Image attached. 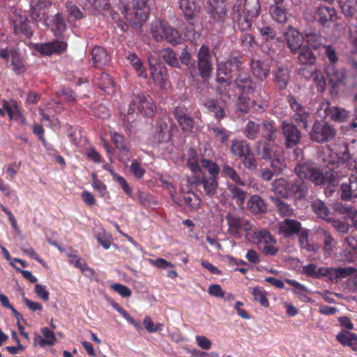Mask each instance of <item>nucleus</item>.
<instances>
[{"instance_id":"nucleus-1","label":"nucleus","mask_w":357,"mask_h":357,"mask_svg":"<svg viewBox=\"0 0 357 357\" xmlns=\"http://www.w3.org/2000/svg\"><path fill=\"white\" fill-rule=\"evenodd\" d=\"M235 73L219 63L216 70L215 82L217 84L215 91L220 100L227 103L231 100V91L233 88Z\"/></svg>"},{"instance_id":"nucleus-2","label":"nucleus","mask_w":357,"mask_h":357,"mask_svg":"<svg viewBox=\"0 0 357 357\" xmlns=\"http://www.w3.org/2000/svg\"><path fill=\"white\" fill-rule=\"evenodd\" d=\"M294 172L300 178L308 179L316 186H324L329 178L328 172H323L308 162H300L294 167Z\"/></svg>"},{"instance_id":"nucleus-3","label":"nucleus","mask_w":357,"mask_h":357,"mask_svg":"<svg viewBox=\"0 0 357 357\" xmlns=\"http://www.w3.org/2000/svg\"><path fill=\"white\" fill-rule=\"evenodd\" d=\"M336 135L337 130L335 126L324 120H315L308 133L310 140L318 144L332 141Z\"/></svg>"},{"instance_id":"nucleus-4","label":"nucleus","mask_w":357,"mask_h":357,"mask_svg":"<svg viewBox=\"0 0 357 357\" xmlns=\"http://www.w3.org/2000/svg\"><path fill=\"white\" fill-rule=\"evenodd\" d=\"M121 13L133 25H137L146 20L149 17L147 0H132V8L128 5L120 7Z\"/></svg>"},{"instance_id":"nucleus-5","label":"nucleus","mask_w":357,"mask_h":357,"mask_svg":"<svg viewBox=\"0 0 357 357\" xmlns=\"http://www.w3.org/2000/svg\"><path fill=\"white\" fill-rule=\"evenodd\" d=\"M151 31L153 38L156 42L166 40L172 45H176L181 40V35L178 31L170 26L165 20H160L152 24Z\"/></svg>"},{"instance_id":"nucleus-6","label":"nucleus","mask_w":357,"mask_h":357,"mask_svg":"<svg viewBox=\"0 0 357 357\" xmlns=\"http://www.w3.org/2000/svg\"><path fill=\"white\" fill-rule=\"evenodd\" d=\"M287 99L290 108L293 111L292 120L298 126L303 128L305 130H307L311 121L310 112L297 100L294 96L289 95Z\"/></svg>"},{"instance_id":"nucleus-7","label":"nucleus","mask_w":357,"mask_h":357,"mask_svg":"<svg viewBox=\"0 0 357 357\" xmlns=\"http://www.w3.org/2000/svg\"><path fill=\"white\" fill-rule=\"evenodd\" d=\"M280 129L284 138V145L287 149H292L301 143V131L293 122L287 120L282 121Z\"/></svg>"},{"instance_id":"nucleus-8","label":"nucleus","mask_w":357,"mask_h":357,"mask_svg":"<svg viewBox=\"0 0 357 357\" xmlns=\"http://www.w3.org/2000/svg\"><path fill=\"white\" fill-rule=\"evenodd\" d=\"M225 220L228 225V232L232 236H241L243 231L248 232L252 228L248 220L234 213L228 212Z\"/></svg>"},{"instance_id":"nucleus-9","label":"nucleus","mask_w":357,"mask_h":357,"mask_svg":"<svg viewBox=\"0 0 357 357\" xmlns=\"http://www.w3.org/2000/svg\"><path fill=\"white\" fill-rule=\"evenodd\" d=\"M197 68L202 79H208L212 72L211 55L206 45L201 46L197 53Z\"/></svg>"},{"instance_id":"nucleus-10","label":"nucleus","mask_w":357,"mask_h":357,"mask_svg":"<svg viewBox=\"0 0 357 357\" xmlns=\"http://www.w3.org/2000/svg\"><path fill=\"white\" fill-rule=\"evenodd\" d=\"M314 19L322 27L329 28L337 20V11L333 7L320 6L314 12Z\"/></svg>"},{"instance_id":"nucleus-11","label":"nucleus","mask_w":357,"mask_h":357,"mask_svg":"<svg viewBox=\"0 0 357 357\" xmlns=\"http://www.w3.org/2000/svg\"><path fill=\"white\" fill-rule=\"evenodd\" d=\"M172 113L183 132H192L195 121L186 107L177 106L174 109Z\"/></svg>"},{"instance_id":"nucleus-12","label":"nucleus","mask_w":357,"mask_h":357,"mask_svg":"<svg viewBox=\"0 0 357 357\" xmlns=\"http://www.w3.org/2000/svg\"><path fill=\"white\" fill-rule=\"evenodd\" d=\"M178 6L186 22L192 26V29L195 31V27L198 25L197 14L199 13L195 2L190 0H179Z\"/></svg>"},{"instance_id":"nucleus-13","label":"nucleus","mask_w":357,"mask_h":357,"mask_svg":"<svg viewBox=\"0 0 357 357\" xmlns=\"http://www.w3.org/2000/svg\"><path fill=\"white\" fill-rule=\"evenodd\" d=\"M236 77L234 79L233 86H235L243 93H252L255 91L254 81L248 73L239 70L235 73Z\"/></svg>"},{"instance_id":"nucleus-14","label":"nucleus","mask_w":357,"mask_h":357,"mask_svg":"<svg viewBox=\"0 0 357 357\" xmlns=\"http://www.w3.org/2000/svg\"><path fill=\"white\" fill-rule=\"evenodd\" d=\"M278 233L284 238H291L294 235L301 233L302 229L301 223L294 219L286 218L278 224Z\"/></svg>"},{"instance_id":"nucleus-15","label":"nucleus","mask_w":357,"mask_h":357,"mask_svg":"<svg viewBox=\"0 0 357 357\" xmlns=\"http://www.w3.org/2000/svg\"><path fill=\"white\" fill-rule=\"evenodd\" d=\"M151 100V97L144 93L133 94L132 104L137 105V110L147 116H151L154 113L155 105Z\"/></svg>"},{"instance_id":"nucleus-16","label":"nucleus","mask_w":357,"mask_h":357,"mask_svg":"<svg viewBox=\"0 0 357 357\" xmlns=\"http://www.w3.org/2000/svg\"><path fill=\"white\" fill-rule=\"evenodd\" d=\"M284 38L288 48L293 54H296V52L303 45V37H302L300 32L292 26L287 27V31L284 32Z\"/></svg>"},{"instance_id":"nucleus-17","label":"nucleus","mask_w":357,"mask_h":357,"mask_svg":"<svg viewBox=\"0 0 357 357\" xmlns=\"http://www.w3.org/2000/svg\"><path fill=\"white\" fill-rule=\"evenodd\" d=\"M308 193V185L304 178H299L289 181V198L302 200L306 198Z\"/></svg>"},{"instance_id":"nucleus-18","label":"nucleus","mask_w":357,"mask_h":357,"mask_svg":"<svg viewBox=\"0 0 357 357\" xmlns=\"http://www.w3.org/2000/svg\"><path fill=\"white\" fill-rule=\"evenodd\" d=\"M349 180V183H344L340 185V197L345 202L357 199V171L350 175Z\"/></svg>"},{"instance_id":"nucleus-19","label":"nucleus","mask_w":357,"mask_h":357,"mask_svg":"<svg viewBox=\"0 0 357 357\" xmlns=\"http://www.w3.org/2000/svg\"><path fill=\"white\" fill-rule=\"evenodd\" d=\"M67 48V43L63 41L54 40L51 43L36 44L34 47L36 51L43 55H51L54 53L60 54Z\"/></svg>"},{"instance_id":"nucleus-20","label":"nucleus","mask_w":357,"mask_h":357,"mask_svg":"<svg viewBox=\"0 0 357 357\" xmlns=\"http://www.w3.org/2000/svg\"><path fill=\"white\" fill-rule=\"evenodd\" d=\"M335 158L330 160L329 163L332 165L336 163H347L351 165L356 163L352 155L350 154L349 145L346 142L338 144Z\"/></svg>"},{"instance_id":"nucleus-21","label":"nucleus","mask_w":357,"mask_h":357,"mask_svg":"<svg viewBox=\"0 0 357 357\" xmlns=\"http://www.w3.org/2000/svg\"><path fill=\"white\" fill-rule=\"evenodd\" d=\"M250 68L254 77L261 82H264L270 75L271 66L266 61L252 59Z\"/></svg>"},{"instance_id":"nucleus-22","label":"nucleus","mask_w":357,"mask_h":357,"mask_svg":"<svg viewBox=\"0 0 357 357\" xmlns=\"http://www.w3.org/2000/svg\"><path fill=\"white\" fill-rule=\"evenodd\" d=\"M332 170L328 171L329 177L334 176L335 180L340 183V181L347 176L350 177L354 169L357 171V165L354 163L351 165L347 163H336Z\"/></svg>"},{"instance_id":"nucleus-23","label":"nucleus","mask_w":357,"mask_h":357,"mask_svg":"<svg viewBox=\"0 0 357 357\" xmlns=\"http://www.w3.org/2000/svg\"><path fill=\"white\" fill-rule=\"evenodd\" d=\"M324 73L328 78V83L340 82L344 84L347 77L346 69L339 67L338 64L334 66L325 65Z\"/></svg>"},{"instance_id":"nucleus-24","label":"nucleus","mask_w":357,"mask_h":357,"mask_svg":"<svg viewBox=\"0 0 357 357\" xmlns=\"http://www.w3.org/2000/svg\"><path fill=\"white\" fill-rule=\"evenodd\" d=\"M211 18L218 24H222L227 17L226 3L225 0H214L211 2V8H209Z\"/></svg>"},{"instance_id":"nucleus-25","label":"nucleus","mask_w":357,"mask_h":357,"mask_svg":"<svg viewBox=\"0 0 357 357\" xmlns=\"http://www.w3.org/2000/svg\"><path fill=\"white\" fill-rule=\"evenodd\" d=\"M296 54V61L301 66H315L317 63V56L308 45H303Z\"/></svg>"},{"instance_id":"nucleus-26","label":"nucleus","mask_w":357,"mask_h":357,"mask_svg":"<svg viewBox=\"0 0 357 357\" xmlns=\"http://www.w3.org/2000/svg\"><path fill=\"white\" fill-rule=\"evenodd\" d=\"M278 130L273 121L263 120L260 123V135L263 141L275 142L278 137Z\"/></svg>"},{"instance_id":"nucleus-27","label":"nucleus","mask_w":357,"mask_h":357,"mask_svg":"<svg viewBox=\"0 0 357 357\" xmlns=\"http://www.w3.org/2000/svg\"><path fill=\"white\" fill-rule=\"evenodd\" d=\"M91 61L93 66L101 68L109 63L110 56L104 47L96 46L91 51Z\"/></svg>"},{"instance_id":"nucleus-28","label":"nucleus","mask_w":357,"mask_h":357,"mask_svg":"<svg viewBox=\"0 0 357 357\" xmlns=\"http://www.w3.org/2000/svg\"><path fill=\"white\" fill-rule=\"evenodd\" d=\"M150 68L154 82L161 89L165 88L168 78L167 68L161 63L151 64Z\"/></svg>"},{"instance_id":"nucleus-29","label":"nucleus","mask_w":357,"mask_h":357,"mask_svg":"<svg viewBox=\"0 0 357 357\" xmlns=\"http://www.w3.org/2000/svg\"><path fill=\"white\" fill-rule=\"evenodd\" d=\"M324 111L330 119L336 123L346 122L349 117V112L343 107L328 105Z\"/></svg>"},{"instance_id":"nucleus-30","label":"nucleus","mask_w":357,"mask_h":357,"mask_svg":"<svg viewBox=\"0 0 357 357\" xmlns=\"http://www.w3.org/2000/svg\"><path fill=\"white\" fill-rule=\"evenodd\" d=\"M304 38L306 45L310 48L318 50L323 45V36L319 31L314 29H306L304 31Z\"/></svg>"},{"instance_id":"nucleus-31","label":"nucleus","mask_w":357,"mask_h":357,"mask_svg":"<svg viewBox=\"0 0 357 357\" xmlns=\"http://www.w3.org/2000/svg\"><path fill=\"white\" fill-rule=\"evenodd\" d=\"M225 104L220 102L218 100L209 98L204 103V107L210 112L214 114L215 118L220 121L226 116Z\"/></svg>"},{"instance_id":"nucleus-32","label":"nucleus","mask_w":357,"mask_h":357,"mask_svg":"<svg viewBox=\"0 0 357 357\" xmlns=\"http://www.w3.org/2000/svg\"><path fill=\"white\" fill-rule=\"evenodd\" d=\"M220 173L222 177L230 179L238 185L245 186L246 184L245 181L241 178L236 170L227 162L221 165Z\"/></svg>"},{"instance_id":"nucleus-33","label":"nucleus","mask_w":357,"mask_h":357,"mask_svg":"<svg viewBox=\"0 0 357 357\" xmlns=\"http://www.w3.org/2000/svg\"><path fill=\"white\" fill-rule=\"evenodd\" d=\"M250 151L251 147L245 140L234 139L231 142L230 153L234 157L243 158Z\"/></svg>"},{"instance_id":"nucleus-34","label":"nucleus","mask_w":357,"mask_h":357,"mask_svg":"<svg viewBox=\"0 0 357 357\" xmlns=\"http://www.w3.org/2000/svg\"><path fill=\"white\" fill-rule=\"evenodd\" d=\"M270 141L258 140L255 143L256 153L263 160H270L273 155V145Z\"/></svg>"},{"instance_id":"nucleus-35","label":"nucleus","mask_w":357,"mask_h":357,"mask_svg":"<svg viewBox=\"0 0 357 357\" xmlns=\"http://www.w3.org/2000/svg\"><path fill=\"white\" fill-rule=\"evenodd\" d=\"M153 138L157 143H162L170 139L169 126L165 121L160 119L156 122Z\"/></svg>"},{"instance_id":"nucleus-36","label":"nucleus","mask_w":357,"mask_h":357,"mask_svg":"<svg viewBox=\"0 0 357 357\" xmlns=\"http://www.w3.org/2000/svg\"><path fill=\"white\" fill-rule=\"evenodd\" d=\"M201 185L203 186L206 195L211 197L217 192V189L218 188V177L214 176H208L207 175L202 174Z\"/></svg>"},{"instance_id":"nucleus-37","label":"nucleus","mask_w":357,"mask_h":357,"mask_svg":"<svg viewBox=\"0 0 357 357\" xmlns=\"http://www.w3.org/2000/svg\"><path fill=\"white\" fill-rule=\"evenodd\" d=\"M272 191L284 199H289V181L283 178L275 179L271 183Z\"/></svg>"},{"instance_id":"nucleus-38","label":"nucleus","mask_w":357,"mask_h":357,"mask_svg":"<svg viewBox=\"0 0 357 357\" xmlns=\"http://www.w3.org/2000/svg\"><path fill=\"white\" fill-rule=\"evenodd\" d=\"M273 75L275 77V82L277 84V86L280 90L284 89L289 81L290 75L289 71L287 68L282 66L278 67L273 71Z\"/></svg>"},{"instance_id":"nucleus-39","label":"nucleus","mask_w":357,"mask_h":357,"mask_svg":"<svg viewBox=\"0 0 357 357\" xmlns=\"http://www.w3.org/2000/svg\"><path fill=\"white\" fill-rule=\"evenodd\" d=\"M247 207L253 214L263 213L266 211V205L259 195L252 196L247 203Z\"/></svg>"},{"instance_id":"nucleus-40","label":"nucleus","mask_w":357,"mask_h":357,"mask_svg":"<svg viewBox=\"0 0 357 357\" xmlns=\"http://www.w3.org/2000/svg\"><path fill=\"white\" fill-rule=\"evenodd\" d=\"M95 84L105 92L109 93L114 88V82L110 75L105 73L98 74L94 79Z\"/></svg>"},{"instance_id":"nucleus-41","label":"nucleus","mask_w":357,"mask_h":357,"mask_svg":"<svg viewBox=\"0 0 357 357\" xmlns=\"http://www.w3.org/2000/svg\"><path fill=\"white\" fill-rule=\"evenodd\" d=\"M342 13L348 19L354 17L357 11V0H339Z\"/></svg>"},{"instance_id":"nucleus-42","label":"nucleus","mask_w":357,"mask_h":357,"mask_svg":"<svg viewBox=\"0 0 357 357\" xmlns=\"http://www.w3.org/2000/svg\"><path fill=\"white\" fill-rule=\"evenodd\" d=\"M127 60L133 68L138 73V76L144 78L147 77V73L143 66L142 61L135 53L128 52L126 56Z\"/></svg>"},{"instance_id":"nucleus-43","label":"nucleus","mask_w":357,"mask_h":357,"mask_svg":"<svg viewBox=\"0 0 357 357\" xmlns=\"http://www.w3.org/2000/svg\"><path fill=\"white\" fill-rule=\"evenodd\" d=\"M240 185L236 183L228 185V190L231 193V197L236 201L237 205L241 206L245 202L247 197V192L239 188Z\"/></svg>"},{"instance_id":"nucleus-44","label":"nucleus","mask_w":357,"mask_h":357,"mask_svg":"<svg viewBox=\"0 0 357 357\" xmlns=\"http://www.w3.org/2000/svg\"><path fill=\"white\" fill-rule=\"evenodd\" d=\"M312 210L316 213L319 218L326 220L331 218L330 210L326 206V204L319 199H314L311 204Z\"/></svg>"},{"instance_id":"nucleus-45","label":"nucleus","mask_w":357,"mask_h":357,"mask_svg":"<svg viewBox=\"0 0 357 357\" xmlns=\"http://www.w3.org/2000/svg\"><path fill=\"white\" fill-rule=\"evenodd\" d=\"M243 57L240 54H231L228 59L223 62L220 63L225 67L227 66V68L232 70L234 73H236L241 68V65L243 63Z\"/></svg>"},{"instance_id":"nucleus-46","label":"nucleus","mask_w":357,"mask_h":357,"mask_svg":"<svg viewBox=\"0 0 357 357\" xmlns=\"http://www.w3.org/2000/svg\"><path fill=\"white\" fill-rule=\"evenodd\" d=\"M261 6L259 0H245L243 13L250 18L257 17L260 13Z\"/></svg>"},{"instance_id":"nucleus-47","label":"nucleus","mask_w":357,"mask_h":357,"mask_svg":"<svg viewBox=\"0 0 357 357\" xmlns=\"http://www.w3.org/2000/svg\"><path fill=\"white\" fill-rule=\"evenodd\" d=\"M244 135L250 140L257 139L260 135V123L249 121L244 128Z\"/></svg>"},{"instance_id":"nucleus-48","label":"nucleus","mask_w":357,"mask_h":357,"mask_svg":"<svg viewBox=\"0 0 357 357\" xmlns=\"http://www.w3.org/2000/svg\"><path fill=\"white\" fill-rule=\"evenodd\" d=\"M211 130L215 138L222 144H227L231 133L228 130L218 125H213Z\"/></svg>"},{"instance_id":"nucleus-49","label":"nucleus","mask_w":357,"mask_h":357,"mask_svg":"<svg viewBox=\"0 0 357 357\" xmlns=\"http://www.w3.org/2000/svg\"><path fill=\"white\" fill-rule=\"evenodd\" d=\"M270 13L273 19L279 23H284L288 19L287 9L280 6H271Z\"/></svg>"},{"instance_id":"nucleus-50","label":"nucleus","mask_w":357,"mask_h":357,"mask_svg":"<svg viewBox=\"0 0 357 357\" xmlns=\"http://www.w3.org/2000/svg\"><path fill=\"white\" fill-rule=\"evenodd\" d=\"M271 199L281 215L289 216L293 213L294 210L290 205L280 198L271 196Z\"/></svg>"},{"instance_id":"nucleus-51","label":"nucleus","mask_w":357,"mask_h":357,"mask_svg":"<svg viewBox=\"0 0 357 357\" xmlns=\"http://www.w3.org/2000/svg\"><path fill=\"white\" fill-rule=\"evenodd\" d=\"M161 56L169 66L176 68L180 67L179 61L176 57V54L171 48H165L162 50Z\"/></svg>"},{"instance_id":"nucleus-52","label":"nucleus","mask_w":357,"mask_h":357,"mask_svg":"<svg viewBox=\"0 0 357 357\" xmlns=\"http://www.w3.org/2000/svg\"><path fill=\"white\" fill-rule=\"evenodd\" d=\"M201 166L207 169L209 173L208 176L218 177L220 172L221 171V167H220L218 164L208 159L201 160Z\"/></svg>"},{"instance_id":"nucleus-53","label":"nucleus","mask_w":357,"mask_h":357,"mask_svg":"<svg viewBox=\"0 0 357 357\" xmlns=\"http://www.w3.org/2000/svg\"><path fill=\"white\" fill-rule=\"evenodd\" d=\"M255 239L257 240V243H275L276 240L271 232L266 229H260L257 231H255Z\"/></svg>"},{"instance_id":"nucleus-54","label":"nucleus","mask_w":357,"mask_h":357,"mask_svg":"<svg viewBox=\"0 0 357 357\" xmlns=\"http://www.w3.org/2000/svg\"><path fill=\"white\" fill-rule=\"evenodd\" d=\"M241 160L245 169L255 171L257 168V161L252 150L241 158Z\"/></svg>"},{"instance_id":"nucleus-55","label":"nucleus","mask_w":357,"mask_h":357,"mask_svg":"<svg viewBox=\"0 0 357 357\" xmlns=\"http://www.w3.org/2000/svg\"><path fill=\"white\" fill-rule=\"evenodd\" d=\"M11 63L13 66V71L16 73H24L26 70L25 66L20 59L19 53L16 50L11 52Z\"/></svg>"},{"instance_id":"nucleus-56","label":"nucleus","mask_w":357,"mask_h":357,"mask_svg":"<svg viewBox=\"0 0 357 357\" xmlns=\"http://www.w3.org/2000/svg\"><path fill=\"white\" fill-rule=\"evenodd\" d=\"M324 47L325 50V56H326L328 61V63H326V65L334 66L338 64L339 56L335 48L331 45H325L324 46Z\"/></svg>"},{"instance_id":"nucleus-57","label":"nucleus","mask_w":357,"mask_h":357,"mask_svg":"<svg viewBox=\"0 0 357 357\" xmlns=\"http://www.w3.org/2000/svg\"><path fill=\"white\" fill-rule=\"evenodd\" d=\"M260 35L266 42L272 40L276 37V31L273 27L270 26H263L257 28Z\"/></svg>"},{"instance_id":"nucleus-58","label":"nucleus","mask_w":357,"mask_h":357,"mask_svg":"<svg viewBox=\"0 0 357 357\" xmlns=\"http://www.w3.org/2000/svg\"><path fill=\"white\" fill-rule=\"evenodd\" d=\"M327 222H331L332 226L339 232L347 234L349 230V225L345 222L340 220H335L333 218L327 219Z\"/></svg>"},{"instance_id":"nucleus-59","label":"nucleus","mask_w":357,"mask_h":357,"mask_svg":"<svg viewBox=\"0 0 357 357\" xmlns=\"http://www.w3.org/2000/svg\"><path fill=\"white\" fill-rule=\"evenodd\" d=\"M339 183L335 180L334 176L329 177L326 181V188H324V194L326 197H331L333 195L335 192L337 190V188L339 185Z\"/></svg>"},{"instance_id":"nucleus-60","label":"nucleus","mask_w":357,"mask_h":357,"mask_svg":"<svg viewBox=\"0 0 357 357\" xmlns=\"http://www.w3.org/2000/svg\"><path fill=\"white\" fill-rule=\"evenodd\" d=\"M252 295L254 297V300L259 302L263 307H268L269 302L266 296V294L264 291H262L259 288L255 287L252 290Z\"/></svg>"},{"instance_id":"nucleus-61","label":"nucleus","mask_w":357,"mask_h":357,"mask_svg":"<svg viewBox=\"0 0 357 357\" xmlns=\"http://www.w3.org/2000/svg\"><path fill=\"white\" fill-rule=\"evenodd\" d=\"M66 7L69 16L73 17L75 20H80L83 17V15L80 9L71 1L66 3Z\"/></svg>"},{"instance_id":"nucleus-62","label":"nucleus","mask_w":357,"mask_h":357,"mask_svg":"<svg viewBox=\"0 0 357 357\" xmlns=\"http://www.w3.org/2000/svg\"><path fill=\"white\" fill-rule=\"evenodd\" d=\"M317 68L315 66H301L298 70V75L307 80L312 79Z\"/></svg>"},{"instance_id":"nucleus-63","label":"nucleus","mask_w":357,"mask_h":357,"mask_svg":"<svg viewBox=\"0 0 357 357\" xmlns=\"http://www.w3.org/2000/svg\"><path fill=\"white\" fill-rule=\"evenodd\" d=\"M245 94V93L242 92V93L238 96L236 102L238 109L243 112H248V109L250 105V98Z\"/></svg>"},{"instance_id":"nucleus-64","label":"nucleus","mask_w":357,"mask_h":357,"mask_svg":"<svg viewBox=\"0 0 357 357\" xmlns=\"http://www.w3.org/2000/svg\"><path fill=\"white\" fill-rule=\"evenodd\" d=\"M354 335L355 333L344 331L337 334L336 339L343 346L349 347L350 342L352 341L353 337H354Z\"/></svg>"}]
</instances>
